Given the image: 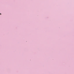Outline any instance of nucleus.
<instances>
[{
    "mask_svg": "<svg viewBox=\"0 0 74 74\" xmlns=\"http://www.w3.org/2000/svg\"><path fill=\"white\" fill-rule=\"evenodd\" d=\"M0 15H1V13H0Z\"/></svg>",
    "mask_w": 74,
    "mask_h": 74,
    "instance_id": "nucleus-1",
    "label": "nucleus"
}]
</instances>
